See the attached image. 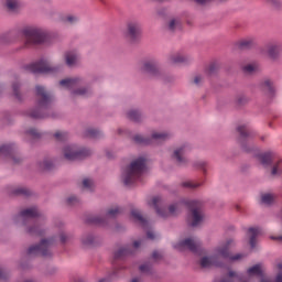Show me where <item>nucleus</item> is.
Segmentation results:
<instances>
[{
    "label": "nucleus",
    "mask_w": 282,
    "mask_h": 282,
    "mask_svg": "<svg viewBox=\"0 0 282 282\" xmlns=\"http://www.w3.org/2000/svg\"><path fill=\"white\" fill-rule=\"evenodd\" d=\"M132 218L139 223L143 228L148 226V220L141 215L140 210L132 209L131 210Z\"/></svg>",
    "instance_id": "nucleus-25"
},
{
    "label": "nucleus",
    "mask_w": 282,
    "mask_h": 282,
    "mask_svg": "<svg viewBox=\"0 0 282 282\" xmlns=\"http://www.w3.org/2000/svg\"><path fill=\"white\" fill-rule=\"evenodd\" d=\"M262 90L269 96L273 97L275 93V88L273 86V83L270 79H265L264 83H262Z\"/></svg>",
    "instance_id": "nucleus-26"
},
{
    "label": "nucleus",
    "mask_w": 282,
    "mask_h": 282,
    "mask_svg": "<svg viewBox=\"0 0 282 282\" xmlns=\"http://www.w3.org/2000/svg\"><path fill=\"white\" fill-rule=\"evenodd\" d=\"M53 243V239H43L41 243L31 246L28 249L29 257H51V246Z\"/></svg>",
    "instance_id": "nucleus-10"
},
{
    "label": "nucleus",
    "mask_w": 282,
    "mask_h": 282,
    "mask_svg": "<svg viewBox=\"0 0 282 282\" xmlns=\"http://www.w3.org/2000/svg\"><path fill=\"white\" fill-rule=\"evenodd\" d=\"M152 258H153L155 261H158V260L161 259V253H159V251H154V252L152 253Z\"/></svg>",
    "instance_id": "nucleus-55"
},
{
    "label": "nucleus",
    "mask_w": 282,
    "mask_h": 282,
    "mask_svg": "<svg viewBox=\"0 0 282 282\" xmlns=\"http://www.w3.org/2000/svg\"><path fill=\"white\" fill-rule=\"evenodd\" d=\"M52 166H53V163L48 159H45V161H43V163H41L40 165L42 170H46V171L51 170Z\"/></svg>",
    "instance_id": "nucleus-42"
},
{
    "label": "nucleus",
    "mask_w": 282,
    "mask_h": 282,
    "mask_svg": "<svg viewBox=\"0 0 282 282\" xmlns=\"http://www.w3.org/2000/svg\"><path fill=\"white\" fill-rule=\"evenodd\" d=\"M282 51V45L280 43H270L267 45V53L270 58H276Z\"/></svg>",
    "instance_id": "nucleus-19"
},
{
    "label": "nucleus",
    "mask_w": 282,
    "mask_h": 282,
    "mask_svg": "<svg viewBox=\"0 0 282 282\" xmlns=\"http://www.w3.org/2000/svg\"><path fill=\"white\" fill-rule=\"evenodd\" d=\"M120 213H121L120 207H113V208L108 209L105 218H102L100 216H95L89 219V223L94 224V225H98V226H105L109 219H113V218L118 217V215H120Z\"/></svg>",
    "instance_id": "nucleus-14"
},
{
    "label": "nucleus",
    "mask_w": 282,
    "mask_h": 282,
    "mask_svg": "<svg viewBox=\"0 0 282 282\" xmlns=\"http://www.w3.org/2000/svg\"><path fill=\"white\" fill-rule=\"evenodd\" d=\"M171 138V134L169 132H158L154 131L152 133L151 138H145L141 134H137L133 137V141L137 144H142V145H151V144H160L162 142L167 141Z\"/></svg>",
    "instance_id": "nucleus-8"
},
{
    "label": "nucleus",
    "mask_w": 282,
    "mask_h": 282,
    "mask_svg": "<svg viewBox=\"0 0 282 282\" xmlns=\"http://www.w3.org/2000/svg\"><path fill=\"white\" fill-rule=\"evenodd\" d=\"M183 204L184 203L173 204V205L169 206V209L166 212V209L164 207V200L161 197H159V196L153 197L149 202V206H153L155 208L159 217H161V218H169V217L178 215V213H181Z\"/></svg>",
    "instance_id": "nucleus-5"
},
{
    "label": "nucleus",
    "mask_w": 282,
    "mask_h": 282,
    "mask_svg": "<svg viewBox=\"0 0 282 282\" xmlns=\"http://www.w3.org/2000/svg\"><path fill=\"white\" fill-rule=\"evenodd\" d=\"M257 70V64H248L247 66H243V72L246 74H252Z\"/></svg>",
    "instance_id": "nucleus-40"
},
{
    "label": "nucleus",
    "mask_w": 282,
    "mask_h": 282,
    "mask_svg": "<svg viewBox=\"0 0 282 282\" xmlns=\"http://www.w3.org/2000/svg\"><path fill=\"white\" fill-rule=\"evenodd\" d=\"M187 152H188V147L186 144L181 145L173 151L172 159L175 160V162L178 165H184L187 162V159H186Z\"/></svg>",
    "instance_id": "nucleus-16"
},
{
    "label": "nucleus",
    "mask_w": 282,
    "mask_h": 282,
    "mask_svg": "<svg viewBox=\"0 0 282 282\" xmlns=\"http://www.w3.org/2000/svg\"><path fill=\"white\" fill-rule=\"evenodd\" d=\"M196 165H197L198 169H202L204 172H206V166H207L206 161H198L196 163Z\"/></svg>",
    "instance_id": "nucleus-51"
},
{
    "label": "nucleus",
    "mask_w": 282,
    "mask_h": 282,
    "mask_svg": "<svg viewBox=\"0 0 282 282\" xmlns=\"http://www.w3.org/2000/svg\"><path fill=\"white\" fill-rule=\"evenodd\" d=\"M141 35V24L139 22L128 23V37L131 41H137Z\"/></svg>",
    "instance_id": "nucleus-17"
},
{
    "label": "nucleus",
    "mask_w": 282,
    "mask_h": 282,
    "mask_svg": "<svg viewBox=\"0 0 282 282\" xmlns=\"http://www.w3.org/2000/svg\"><path fill=\"white\" fill-rule=\"evenodd\" d=\"M142 70L158 77L160 75V69L158 66V62H154V59H150L149 62H144L142 66Z\"/></svg>",
    "instance_id": "nucleus-18"
},
{
    "label": "nucleus",
    "mask_w": 282,
    "mask_h": 282,
    "mask_svg": "<svg viewBox=\"0 0 282 282\" xmlns=\"http://www.w3.org/2000/svg\"><path fill=\"white\" fill-rule=\"evenodd\" d=\"M167 61L172 65L182 64V63H186L187 62V56H185L182 53H172V54H170Z\"/></svg>",
    "instance_id": "nucleus-21"
},
{
    "label": "nucleus",
    "mask_w": 282,
    "mask_h": 282,
    "mask_svg": "<svg viewBox=\"0 0 282 282\" xmlns=\"http://www.w3.org/2000/svg\"><path fill=\"white\" fill-rule=\"evenodd\" d=\"M90 155L91 151L89 149H79L75 144L64 147V158L68 161L84 160Z\"/></svg>",
    "instance_id": "nucleus-9"
},
{
    "label": "nucleus",
    "mask_w": 282,
    "mask_h": 282,
    "mask_svg": "<svg viewBox=\"0 0 282 282\" xmlns=\"http://www.w3.org/2000/svg\"><path fill=\"white\" fill-rule=\"evenodd\" d=\"M25 69L33 74H50L57 70L56 66H52L46 62V59H41L40 62H34L25 66Z\"/></svg>",
    "instance_id": "nucleus-13"
},
{
    "label": "nucleus",
    "mask_w": 282,
    "mask_h": 282,
    "mask_svg": "<svg viewBox=\"0 0 282 282\" xmlns=\"http://www.w3.org/2000/svg\"><path fill=\"white\" fill-rule=\"evenodd\" d=\"M140 271L142 273H149L151 271V265L150 264H143L140 267Z\"/></svg>",
    "instance_id": "nucleus-50"
},
{
    "label": "nucleus",
    "mask_w": 282,
    "mask_h": 282,
    "mask_svg": "<svg viewBox=\"0 0 282 282\" xmlns=\"http://www.w3.org/2000/svg\"><path fill=\"white\" fill-rule=\"evenodd\" d=\"M282 161H276L271 170V175L278 176L282 174V167H281Z\"/></svg>",
    "instance_id": "nucleus-31"
},
{
    "label": "nucleus",
    "mask_w": 282,
    "mask_h": 282,
    "mask_svg": "<svg viewBox=\"0 0 282 282\" xmlns=\"http://www.w3.org/2000/svg\"><path fill=\"white\" fill-rule=\"evenodd\" d=\"M147 237H148V239H150V240H154V239L156 238V235H155L153 231L149 230V231L147 232Z\"/></svg>",
    "instance_id": "nucleus-54"
},
{
    "label": "nucleus",
    "mask_w": 282,
    "mask_h": 282,
    "mask_svg": "<svg viewBox=\"0 0 282 282\" xmlns=\"http://www.w3.org/2000/svg\"><path fill=\"white\" fill-rule=\"evenodd\" d=\"M94 186V182L91 180H83V187L87 188V189H91Z\"/></svg>",
    "instance_id": "nucleus-45"
},
{
    "label": "nucleus",
    "mask_w": 282,
    "mask_h": 282,
    "mask_svg": "<svg viewBox=\"0 0 282 282\" xmlns=\"http://www.w3.org/2000/svg\"><path fill=\"white\" fill-rule=\"evenodd\" d=\"M77 21L78 19L74 15H66V18H64V22L68 24H75Z\"/></svg>",
    "instance_id": "nucleus-44"
},
{
    "label": "nucleus",
    "mask_w": 282,
    "mask_h": 282,
    "mask_svg": "<svg viewBox=\"0 0 282 282\" xmlns=\"http://www.w3.org/2000/svg\"><path fill=\"white\" fill-rule=\"evenodd\" d=\"M258 160H260V163H262V165L268 166L273 161V154L272 152L260 153L258 154Z\"/></svg>",
    "instance_id": "nucleus-24"
},
{
    "label": "nucleus",
    "mask_w": 282,
    "mask_h": 282,
    "mask_svg": "<svg viewBox=\"0 0 282 282\" xmlns=\"http://www.w3.org/2000/svg\"><path fill=\"white\" fill-rule=\"evenodd\" d=\"M128 118L131 121L139 122L141 120V113L138 110H130L128 112Z\"/></svg>",
    "instance_id": "nucleus-32"
},
{
    "label": "nucleus",
    "mask_w": 282,
    "mask_h": 282,
    "mask_svg": "<svg viewBox=\"0 0 282 282\" xmlns=\"http://www.w3.org/2000/svg\"><path fill=\"white\" fill-rule=\"evenodd\" d=\"M145 165L147 161L145 159H143V156H140V159H135V161H132V163L122 176L124 185L131 186L133 183L140 181L145 172Z\"/></svg>",
    "instance_id": "nucleus-2"
},
{
    "label": "nucleus",
    "mask_w": 282,
    "mask_h": 282,
    "mask_svg": "<svg viewBox=\"0 0 282 282\" xmlns=\"http://www.w3.org/2000/svg\"><path fill=\"white\" fill-rule=\"evenodd\" d=\"M260 282H271L270 280L262 279Z\"/></svg>",
    "instance_id": "nucleus-63"
},
{
    "label": "nucleus",
    "mask_w": 282,
    "mask_h": 282,
    "mask_svg": "<svg viewBox=\"0 0 282 282\" xmlns=\"http://www.w3.org/2000/svg\"><path fill=\"white\" fill-rule=\"evenodd\" d=\"M203 82H204V78L202 76H196L193 79V84H195L196 86H199Z\"/></svg>",
    "instance_id": "nucleus-52"
},
{
    "label": "nucleus",
    "mask_w": 282,
    "mask_h": 282,
    "mask_svg": "<svg viewBox=\"0 0 282 282\" xmlns=\"http://www.w3.org/2000/svg\"><path fill=\"white\" fill-rule=\"evenodd\" d=\"M68 239V236L66 234H61V241L62 243H65Z\"/></svg>",
    "instance_id": "nucleus-57"
},
{
    "label": "nucleus",
    "mask_w": 282,
    "mask_h": 282,
    "mask_svg": "<svg viewBox=\"0 0 282 282\" xmlns=\"http://www.w3.org/2000/svg\"><path fill=\"white\" fill-rule=\"evenodd\" d=\"M237 131L240 133V143L246 152H250V149L247 148V143H250V140L253 138V133L248 126L241 124L237 128Z\"/></svg>",
    "instance_id": "nucleus-15"
},
{
    "label": "nucleus",
    "mask_w": 282,
    "mask_h": 282,
    "mask_svg": "<svg viewBox=\"0 0 282 282\" xmlns=\"http://www.w3.org/2000/svg\"><path fill=\"white\" fill-rule=\"evenodd\" d=\"M131 282H140L138 278H134Z\"/></svg>",
    "instance_id": "nucleus-61"
},
{
    "label": "nucleus",
    "mask_w": 282,
    "mask_h": 282,
    "mask_svg": "<svg viewBox=\"0 0 282 282\" xmlns=\"http://www.w3.org/2000/svg\"><path fill=\"white\" fill-rule=\"evenodd\" d=\"M6 6L10 12H17L19 10V1L7 0Z\"/></svg>",
    "instance_id": "nucleus-29"
},
{
    "label": "nucleus",
    "mask_w": 282,
    "mask_h": 282,
    "mask_svg": "<svg viewBox=\"0 0 282 282\" xmlns=\"http://www.w3.org/2000/svg\"><path fill=\"white\" fill-rule=\"evenodd\" d=\"M101 132L97 129H87L86 130V137L93 138V139H98L100 138Z\"/></svg>",
    "instance_id": "nucleus-33"
},
{
    "label": "nucleus",
    "mask_w": 282,
    "mask_h": 282,
    "mask_svg": "<svg viewBox=\"0 0 282 282\" xmlns=\"http://www.w3.org/2000/svg\"><path fill=\"white\" fill-rule=\"evenodd\" d=\"M6 279V272L3 270H0V280Z\"/></svg>",
    "instance_id": "nucleus-59"
},
{
    "label": "nucleus",
    "mask_w": 282,
    "mask_h": 282,
    "mask_svg": "<svg viewBox=\"0 0 282 282\" xmlns=\"http://www.w3.org/2000/svg\"><path fill=\"white\" fill-rule=\"evenodd\" d=\"M14 145L13 144H3L0 147V156L13 158Z\"/></svg>",
    "instance_id": "nucleus-23"
},
{
    "label": "nucleus",
    "mask_w": 282,
    "mask_h": 282,
    "mask_svg": "<svg viewBox=\"0 0 282 282\" xmlns=\"http://www.w3.org/2000/svg\"><path fill=\"white\" fill-rule=\"evenodd\" d=\"M132 250L130 246H124L119 248L116 252H115V259L116 260H121L130 254H132Z\"/></svg>",
    "instance_id": "nucleus-22"
},
{
    "label": "nucleus",
    "mask_w": 282,
    "mask_h": 282,
    "mask_svg": "<svg viewBox=\"0 0 282 282\" xmlns=\"http://www.w3.org/2000/svg\"><path fill=\"white\" fill-rule=\"evenodd\" d=\"M98 282H109V280L102 279V280H99Z\"/></svg>",
    "instance_id": "nucleus-62"
},
{
    "label": "nucleus",
    "mask_w": 282,
    "mask_h": 282,
    "mask_svg": "<svg viewBox=\"0 0 282 282\" xmlns=\"http://www.w3.org/2000/svg\"><path fill=\"white\" fill-rule=\"evenodd\" d=\"M20 219L23 221L24 225L26 223L34 224V227H30L28 232L32 236H43V230L41 229L40 225V213L36 207L24 209L20 213Z\"/></svg>",
    "instance_id": "nucleus-4"
},
{
    "label": "nucleus",
    "mask_w": 282,
    "mask_h": 282,
    "mask_svg": "<svg viewBox=\"0 0 282 282\" xmlns=\"http://www.w3.org/2000/svg\"><path fill=\"white\" fill-rule=\"evenodd\" d=\"M276 269L279 270V273L275 278V282H282V263L276 264Z\"/></svg>",
    "instance_id": "nucleus-47"
},
{
    "label": "nucleus",
    "mask_w": 282,
    "mask_h": 282,
    "mask_svg": "<svg viewBox=\"0 0 282 282\" xmlns=\"http://www.w3.org/2000/svg\"><path fill=\"white\" fill-rule=\"evenodd\" d=\"M14 194L28 196V195H30V191H29L28 188L20 187V188H17V189L14 191Z\"/></svg>",
    "instance_id": "nucleus-43"
},
{
    "label": "nucleus",
    "mask_w": 282,
    "mask_h": 282,
    "mask_svg": "<svg viewBox=\"0 0 282 282\" xmlns=\"http://www.w3.org/2000/svg\"><path fill=\"white\" fill-rule=\"evenodd\" d=\"M262 235V230L259 227H251L249 228V236H250V246L251 248H256L257 238Z\"/></svg>",
    "instance_id": "nucleus-20"
},
{
    "label": "nucleus",
    "mask_w": 282,
    "mask_h": 282,
    "mask_svg": "<svg viewBox=\"0 0 282 282\" xmlns=\"http://www.w3.org/2000/svg\"><path fill=\"white\" fill-rule=\"evenodd\" d=\"M174 249L178 251L189 250L191 252L198 254L202 249V242L197 238H186L174 245Z\"/></svg>",
    "instance_id": "nucleus-12"
},
{
    "label": "nucleus",
    "mask_w": 282,
    "mask_h": 282,
    "mask_svg": "<svg viewBox=\"0 0 282 282\" xmlns=\"http://www.w3.org/2000/svg\"><path fill=\"white\" fill-rule=\"evenodd\" d=\"M66 65L73 66L79 61V55L76 52H66Z\"/></svg>",
    "instance_id": "nucleus-27"
},
{
    "label": "nucleus",
    "mask_w": 282,
    "mask_h": 282,
    "mask_svg": "<svg viewBox=\"0 0 282 282\" xmlns=\"http://www.w3.org/2000/svg\"><path fill=\"white\" fill-rule=\"evenodd\" d=\"M237 101L239 105H243L248 101V98L246 96H240L238 97Z\"/></svg>",
    "instance_id": "nucleus-53"
},
{
    "label": "nucleus",
    "mask_w": 282,
    "mask_h": 282,
    "mask_svg": "<svg viewBox=\"0 0 282 282\" xmlns=\"http://www.w3.org/2000/svg\"><path fill=\"white\" fill-rule=\"evenodd\" d=\"M218 69V64L217 63H213V64H209L208 66V73L209 74H214L216 70Z\"/></svg>",
    "instance_id": "nucleus-49"
},
{
    "label": "nucleus",
    "mask_w": 282,
    "mask_h": 282,
    "mask_svg": "<svg viewBox=\"0 0 282 282\" xmlns=\"http://www.w3.org/2000/svg\"><path fill=\"white\" fill-rule=\"evenodd\" d=\"M25 282H33V281H25Z\"/></svg>",
    "instance_id": "nucleus-64"
},
{
    "label": "nucleus",
    "mask_w": 282,
    "mask_h": 282,
    "mask_svg": "<svg viewBox=\"0 0 282 282\" xmlns=\"http://www.w3.org/2000/svg\"><path fill=\"white\" fill-rule=\"evenodd\" d=\"M178 26H180V21L176 20V19H172V20L169 22V30H170V31H175Z\"/></svg>",
    "instance_id": "nucleus-41"
},
{
    "label": "nucleus",
    "mask_w": 282,
    "mask_h": 282,
    "mask_svg": "<svg viewBox=\"0 0 282 282\" xmlns=\"http://www.w3.org/2000/svg\"><path fill=\"white\" fill-rule=\"evenodd\" d=\"M252 45V41L251 40H241L239 42V46L241 50H246V48H250Z\"/></svg>",
    "instance_id": "nucleus-39"
},
{
    "label": "nucleus",
    "mask_w": 282,
    "mask_h": 282,
    "mask_svg": "<svg viewBox=\"0 0 282 282\" xmlns=\"http://www.w3.org/2000/svg\"><path fill=\"white\" fill-rule=\"evenodd\" d=\"M197 3H200V4H204V3H206L207 1H209V0H195Z\"/></svg>",
    "instance_id": "nucleus-60"
},
{
    "label": "nucleus",
    "mask_w": 282,
    "mask_h": 282,
    "mask_svg": "<svg viewBox=\"0 0 282 282\" xmlns=\"http://www.w3.org/2000/svg\"><path fill=\"white\" fill-rule=\"evenodd\" d=\"M220 282H246L235 272H229L228 279H224Z\"/></svg>",
    "instance_id": "nucleus-30"
},
{
    "label": "nucleus",
    "mask_w": 282,
    "mask_h": 282,
    "mask_svg": "<svg viewBox=\"0 0 282 282\" xmlns=\"http://www.w3.org/2000/svg\"><path fill=\"white\" fill-rule=\"evenodd\" d=\"M270 239H271V240H275V241H278V242H282V235L276 236V237H275V236H271Z\"/></svg>",
    "instance_id": "nucleus-56"
},
{
    "label": "nucleus",
    "mask_w": 282,
    "mask_h": 282,
    "mask_svg": "<svg viewBox=\"0 0 282 282\" xmlns=\"http://www.w3.org/2000/svg\"><path fill=\"white\" fill-rule=\"evenodd\" d=\"M140 245H141V241L140 240H135L133 242V249H138L140 247Z\"/></svg>",
    "instance_id": "nucleus-58"
},
{
    "label": "nucleus",
    "mask_w": 282,
    "mask_h": 282,
    "mask_svg": "<svg viewBox=\"0 0 282 282\" xmlns=\"http://www.w3.org/2000/svg\"><path fill=\"white\" fill-rule=\"evenodd\" d=\"M66 202L68 203V206H76V204L79 203V199L76 196H70Z\"/></svg>",
    "instance_id": "nucleus-46"
},
{
    "label": "nucleus",
    "mask_w": 282,
    "mask_h": 282,
    "mask_svg": "<svg viewBox=\"0 0 282 282\" xmlns=\"http://www.w3.org/2000/svg\"><path fill=\"white\" fill-rule=\"evenodd\" d=\"M94 240H95V238H94L93 235H84L82 237V243L84 246H91V245H94Z\"/></svg>",
    "instance_id": "nucleus-35"
},
{
    "label": "nucleus",
    "mask_w": 282,
    "mask_h": 282,
    "mask_svg": "<svg viewBox=\"0 0 282 282\" xmlns=\"http://www.w3.org/2000/svg\"><path fill=\"white\" fill-rule=\"evenodd\" d=\"M235 246V241L232 239H228L226 242H223L215 249L214 256H205L200 259L199 264L203 269H208L212 267H223V262L226 260L229 261H239L243 259L245 253H236V256H230V248Z\"/></svg>",
    "instance_id": "nucleus-1"
},
{
    "label": "nucleus",
    "mask_w": 282,
    "mask_h": 282,
    "mask_svg": "<svg viewBox=\"0 0 282 282\" xmlns=\"http://www.w3.org/2000/svg\"><path fill=\"white\" fill-rule=\"evenodd\" d=\"M28 134L31 135L34 139L40 138V132L36 129H30L28 130Z\"/></svg>",
    "instance_id": "nucleus-48"
},
{
    "label": "nucleus",
    "mask_w": 282,
    "mask_h": 282,
    "mask_svg": "<svg viewBox=\"0 0 282 282\" xmlns=\"http://www.w3.org/2000/svg\"><path fill=\"white\" fill-rule=\"evenodd\" d=\"M189 208L191 214L187 217V224L195 228L204 223L205 215L203 213V204L198 200H188L184 203Z\"/></svg>",
    "instance_id": "nucleus-6"
},
{
    "label": "nucleus",
    "mask_w": 282,
    "mask_h": 282,
    "mask_svg": "<svg viewBox=\"0 0 282 282\" xmlns=\"http://www.w3.org/2000/svg\"><path fill=\"white\" fill-rule=\"evenodd\" d=\"M248 274L249 276H260V278H263V269H262V265L261 264H256L254 267L250 268L248 270Z\"/></svg>",
    "instance_id": "nucleus-28"
},
{
    "label": "nucleus",
    "mask_w": 282,
    "mask_h": 282,
    "mask_svg": "<svg viewBox=\"0 0 282 282\" xmlns=\"http://www.w3.org/2000/svg\"><path fill=\"white\" fill-rule=\"evenodd\" d=\"M61 86L70 89L72 94L75 96H83V97H88L91 94V90L89 88H78V86L82 85V80L79 78H68L64 79L61 83Z\"/></svg>",
    "instance_id": "nucleus-11"
},
{
    "label": "nucleus",
    "mask_w": 282,
    "mask_h": 282,
    "mask_svg": "<svg viewBox=\"0 0 282 282\" xmlns=\"http://www.w3.org/2000/svg\"><path fill=\"white\" fill-rule=\"evenodd\" d=\"M54 137L59 142L66 141L68 139L67 132L63 131H57Z\"/></svg>",
    "instance_id": "nucleus-38"
},
{
    "label": "nucleus",
    "mask_w": 282,
    "mask_h": 282,
    "mask_svg": "<svg viewBox=\"0 0 282 282\" xmlns=\"http://www.w3.org/2000/svg\"><path fill=\"white\" fill-rule=\"evenodd\" d=\"M26 45L42 44L46 41V33L37 28H26L22 31Z\"/></svg>",
    "instance_id": "nucleus-7"
},
{
    "label": "nucleus",
    "mask_w": 282,
    "mask_h": 282,
    "mask_svg": "<svg viewBox=\"0 0 282 282\" xmlns=\"http://www.w3.org/2000/svg\"><path fill=\"white\" fill-rule=\"evenodd\" d=\"M20 88H21V85L19 83L12 84L13 95L18 100H21V93L19 91Z\"/></svg>",
    "instance_id": "nucleus-37"
},
{
    "label": "nucleus",
    "mask_w": 282,
    "mask_h": 282,
    "mask_svg": "<svg viewBox=\"0 0 282 282\" xmlns=\"http://www.w3.org/2000/svg\"><path fill=\"white\" fill-rule=\"evenodd\" d=\"M202 185H203L202 183H195L194 181H187L182 183L183 187L191 188V189H195Z\"/></svg>",
    "instance_id": "nucleus-36"
},
{
    "label": "nucleus",
    "mask_w": 282,
    "mask_h": 282,
    "mask_svg": "<svg viewBox=\"0 0 282 282\" xmlns=\"http://www.w3.org/2000/svg\"><path fill=\"white\" fill-rule=\"evenodd\" d=\"M36 96H37V108L35 110L30 111V117L32 119H44L46 118V116L43 115L42 111H45V109H48V106L51 105L53 97L42 86H36Z\"/></svg>",
    "instance_id": "nucleus-3"
},
{
    "label": "nucleus",
    "mask_w": 282,
    "mask_h": 282,
    "mask_svg": "<svg viewBox=\"0 0 282 282\" xmlns=\"http://www.w3.org/2000/svg\"><path fill=\"white\" fill-rule=\"evenodd\" d=\"M276 196L274 194H263L262 195V203L267 204H272L275 200Z\"/></svg>",
    "instance_id": "nucleus-34"
}]
</instances>
